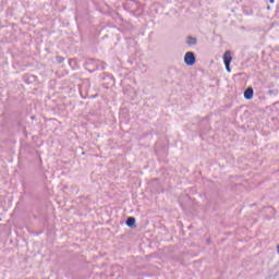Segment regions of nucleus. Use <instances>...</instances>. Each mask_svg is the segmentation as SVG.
<instances>
[{
  "label": "nucleus",
  "instance_id": "f257e3e1",
  "mask_svg": "<svg viewBox=\"0 0 279 279\" xmlns=\"http://www.w3.org/2000/svg\"><path fill=\"white\" fill-rule=\"evenodd\" d=\"M197 62V58H195V52L189 51L184 56V63L186 66H193Z\"/></svg>",
  "mask_w": 279,
  "mask_h": 279
},
{
  "label": "nucleus",
  "instance_id": "f03ea898",
  "mask_svg": "<svg viewBox=\"0 0 279 279\" xmlns=\"http://www.w3.org/2000/svg\"><path fill=\"white\" fill-rule=\"evenodd\" d=\"M222 58L228 73H231L232 70L230 69V64L232 62V52H230V50H227Z\"/></svg>",
  "mask_w": 279,
  "mask_h": 279
},
{
  "label": "nucleus",
  "instance_id": "7ed1b4c3",
  "mask_svg": "<svg viewBox=\"0 0 279 279\" xmlns=\"http://www.w3.org/2000/svg\"><path fill=\"white\" fill-rule=\"evenodd\" d=\"M185 43L186 45H189V47H195V45H197V38L189 35L186 38H185Z\"/></svg>",
  "mask_w": 279,
  "mask_h": 279
},
{
  "label": "nucleus",
  "instance_id": "20e7f679",
  "mask_svg": "<svg viewBox=\"0 0 279 279\" xmlns=\"http://www.w3.org/2000/svg\"><path fill=\"white\" fill-rule=\"evenodd\" d=\"M254 97V89L252 87H247L244 90V98L252 99Z\"/></svg>",
  "mask_w": 279,
  "mask_h": 279
},
{
  "label": "nucleus",
  "instance_id": "39448f33",
  "mask_svg": "<svg viewBox=\"0 0 279 279\" xmlns=\"http://www.w3.org/2000/svg\"><path fill=\"white\" fill-rule=\"evenodd\" d=\"M126 226H128V228H134V227H136V218H134V217H129V218L126 219Z\"/></svg>",
  "mask_w": 279,
  "mask_h": 279
},
{
  "label": "nucleus",
  "instance_id": "423d86ee",
  "mask_svg": "<svg viewBox=\"0 0 279 279\" xmlns=\"http://www.w3.org/2000/svg\"><path fill=\"white\" fill-rule=\"evenodd\" d=\"M56 60H57L58 64H62V62H64V57H62V56H57V57H56Z\"/></svg>",
  "mask_w": 279,
  "mask_h": 279
},
{
  "label": "nucleus",
  "instance_id": "0eeeda50",
  "mask_svg": "<svg viewBox=\"0 0 279 279\" xmlns=\"http://www.w3.org/2000/svg\"><path fill=\"white\" fill-rule=\"evenodd\" d=\"M268 95H278V89H276V90H274V89L268 90Z\"/></svg>",
  "mask_w": 279,
  "mask_h": 279
},
{
  "label": "nucleus",
  "instance_id": "6e6552de",
  "mask_svg": "<svg viewBox=\"0 0 279 279\" xmlns=\"http://www.w3.org/2000/svg\"><path fill=\"white\" fill-rule=\"evenodd\" d=\"M275 2V0H269V3H274Z\"/></svg>",
  "mask_w": 279,
  "mask_h": 279
}]
</instances>
